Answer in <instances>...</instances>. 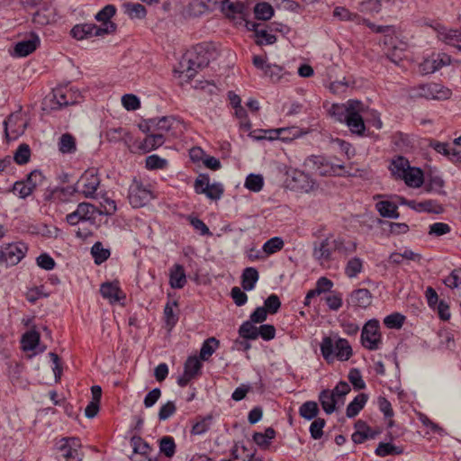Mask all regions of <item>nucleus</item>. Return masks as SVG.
I'll list each match as a JSON object with an SVG mask.
<instances>
[{
    "label": "nucleus",
    "instance_id": "28",
    "mask_svg": "<svg viewBox=\"0 0 461 461\" xmlns=\"http://www.w3.org/2000/svg\"><path fill=\"white\" fill-rule=\"evenodd\" d=\"M106 138L109 142L123 141L126 146H130L132 138L130 132L124 128H112L106 131Z\"/></svg>",
    "mask_w": 461,
    "mask_h": 461
},
{
    "label": "nucleus",
    "instance_id": "25",
    "mask_svg": "<svg viewBox=\"0 0 461 461\" xmlns=\"http://www.w3.org/2000/svg\"><path fill=\"white\" fill-rule=\"evenodd\" d=\"M169 284L174 289H181L186 284V276L183 266L176 264L169 274Z\"/></svg>",
    "mask_w": 461,
    "mask_h": 461
},
{
    "label": "nucleus",
    "instance_id": "53",
    "mask_svg": "<svg viewBox=\"0 0 461 461\" xmlns=\"http://www.w3.org/2000/svg\"><path fill=\"white\" fill-rule=\"evenodd\" d=\"M159 449L160 452L163 453L167 457H172L176 452V444L174 438L170 436L163 437L159 442Z\"/></svg>",
    "mask_w": 461,
    "mask_h": 461
},
{
    "label": "nucleus",
    "instance_id": "51",
    "mask_svg": "<svg viewBox=\"0 0 461 461\" xmlns=\"http://www.w3.org/2000/svg\"><path fill=\"white\" fill-rule=\"evenodd\" d=\"M411 207L418 212H426L429 213L439 214L444 212V208L441 203H407Z\"/></svg>",
    "mask_w": 461,
    "mask_h": 461
},
{
    "label": "nucleus",
    "instance_id": "57",
    "mask_svg": "<svg viewBox=\"0 0 461 461\" xmlns=\"http://www.w3.org/2000/svg\"><path fill=\"white\" fill-rule=\"evenodd\" d=\"M212 416L208 415L196 421L191 429L193 435H202L209 430L212 424Z\"/></svg>",
    "mask_w": 461,
    "mask_h": 461
},
{
    "label": "nucleus",
    "instance_id": "47",
    "mask_svg": "<svg viewBox=\"0 0 461 461\" xmlns=\"http://www.w3.org/2000/svg\"><path fill=\"white\" fill-rule=\"evenodd\" d=\"M177 306V303L176 301L167 302L164 308V318L167 326L171 330L177 322L178 317L174 312V307Z\"/></svg>",
    "mask_w": 461,
    "mask_h": 461
},
{
    "label": "nucleus",
    "instance_id": "43",
    "mask_svg": "<svg viewBox=\"0 0 461 461\" xmlns=\"http://www.w3.org/2000/svg\"><path fill=\"white\" fill-rule=\"evenodd\" d=\"M444 185V181L438 176L429 175L423 183V188L428 193H440Z\"/></svg>",
    "mask_w": 461,
    "mask_h": 461
},
{
    "label": "nucleus",
    "instance_id": "61",
    "mask_svg": "<svg viewBox=\"0 0 461 461\" xmlns=\"http://www.w3.org/2000/svg\"><path fill=\"white\" fill-rule=\"evenodd\" d=\"M122 104L127 111H135L140 107V101L133 94H125L122 97Z\"/></svg>",
    "mask_w": 461,
    "mask_h": 461
},
{
    "label": "nucleus",
    "instance_id": "64",
    "mask_svg": "<svg viewBox=\"0 0 461 461\" xmlns=\"http://www.w3.org/2000/svg\"><path fill=\"white\" fill-rule=\"evenodd\" d=\"M444 284L451 288H461V268L454 269L450 275L445 278Z\"/></svg>",
    "mask_w": 461,
    "mask_h": 461
},
{
    "label": "nucleus",
    "instance_id": "13",
    "mask_svg": "<svg viewBox=\"0 0 461 461\" xmlns=\"http://www.w3.org/2000/svg\"><path fill=\"white\" fill-rule=\"evenodd\" d=\"M451 62V58L449 55L446 53H438L437 56H432L430 58L425 59L419 65V71L422 75L432 74L441 68L449 65Z\"/></svg>",
    "mask_w": 461,
    "mask_h": 461
},
{
    "label": "nucleus",
    "instance_id": "34",
    "mask_svg": "<svg viewBox=\"0 0 461 461\" xmlns=\"http://www.w3.org/2000/svg\"><path fill=\"white\" fill-rule=\"evenodd\" d=\"M122 8L131 19H143L147 14L145 6L139 3H124Z\"/></svg>",
    "mask_w": 461,
    "mask_h": 461
},
{
    "label": "nucleus",
    "instance_id": "14",
    "mask_svg": "<svg viewBox=\"0 0 461 461\" xmlns=\"http://www.w3.org/2000/svg\"><path fill=\"white\" fill-rule=\"evenodd\" d=\"M333 245L330 238H326L320 242H315L312 249L313 258L324 266L332 260Z\"/></svg>",
    "mask_w": 461,
    "mask_h": 461
},
{
    "label": "nucleus",
    "instance_id": "21",
    "mask_svg": "<svg viewBox=\"0 0 461 461\" xmlns=\"http://www.w3.org/2000/svg\"><path fill=\"white\" fill-rule=\"evenodd\" d=\"M319 401L327 414H331L335 411L337 405L344 404V401L339 402L330 390H322L320 393Z\"/></svg>",
    "mask_w": 461,
    "mask_h": 461
},
{
    "label": "nucleus",
    "instance_id": "8",
    "mask_svg": "<svg viewBox=\"0 0 461 461\" xmlns=\"http://www.w3.org/2000/svg\"><path fill=\"white\" fill-rule=\"evenodd\" d=\"M451 95V91L438 83L420 85L412 90L411 96L414 98H425L428 100H446Z\"/></svg>",
    "mask_w": 461,
    "mask_h": 461
},
{
    "label": "nucleus",
    "instance_id": "37",
    "mask_svg": "<svg viewBox=\"0 0 461 461\" xmlns=\"http://www.w3.org/2000/svg\"><path fill=\"white\" fill-rule=\"evenodd\" d=\"M220 341L214 337H211L204 340L200 349V358L203 361L208 360L209 357L219 348Z\"/></svg>",
    "mask_w": 461,
    "mask_h": 461
},
{
    "label": "nucleus",
    "instance_id": "20",
    "mask_svg": "<svg viewBox=\"0 0 461 461\" xmlns=\"http://www.w3.org/2000/svg\"><path fill=\"white\" fill-rule=\"evenodd\" d=\"M40 44V39L32 33L29 40L19 41L14 46V56L23 58L32 53Z\"/></svg>",
    "mask_w": 461,
    "mask_h": 461
},
{
    "label": "nucleus",
    "instance_id": "46",
    "mask_svg": "<svg viewBox=\"0 0 461 461\" xmlns=\"http://www.w3.org/2000/svg\"><path fill=\"white\" fill-rule=\"evenodd\" d=\"M375 452L379 456H386L389 455H401L403 453V448L391 443L382 442L378 445Z\"/></svg>",
    "mask_w": 461,
    "mask_h": 461
},
{
    "label": "nucleus",
    "instance_id": "41",
    "mask_svg": "<svg viewBox=\"0 0 461 461\" xmlns=\"http://www.w3.org/2000/svg\"><path fill=\"white\" fill-rule=\"evenodd\" d=\"M363 270V260L355 257L350 258L345 267V275L349 278L356 277Z\"/></svg>",
    "mask_w": 461,
    "mask_h": 461
},
{
    "label": "nucleus",
    "instance_id": "55",
    "mask_svg": "<svg viewBox=\"0 0 461 461\" xmlns=\"http://www.w3.org/2000/svg\"><path fill=\"white\" fill-rule=\"evenodd\" d=\"M264 179L261 175L249 174L246 177L245 187L253 192H258L262 189Z\"/></svg>",
    "mask_w": 461,
    "mask_h": 461
},
{
    "label": "nucleus",
    "instance_id": "59",
    "mask_svg": "<svg viewBox=\"0 0 461 461\" xmlns=\"http://www.w3.org/2000/svg\"><path fill=\"white\" fill-rule=\"evenodd\" d=\"M131 444L132 446L133 452L136 454L146 456L150 450L149 445L140 437H132L131 439Z\"/></svg>",
    "mask_w": 461,
    "mask_h": 461
},
{
    "label": "nucleus",
    "instance_id": "32",
    "mask_svg": "<svg viewBox=\"0 0 461 461\" xmlns=\"http://www.w3.org/2000/svg\"><path fill=\"white\" fill-rule=\"evenodd\" d=\"M390 4V0H362L358 9L362 13L377 14L384 6Z\"/></svg>",
    "mask_w": 461,
    "mask_h": 461
},
{
    "label": "nucleus",
    "instance_id": "45",
    "mask_svg": "<svg viewBox=\"0 0 461 461\" xmlns=\"http://www.w3.org/2000/svg\"><path fill=\"white\" fill-rule=\"evenodd\" d=\"M258 328L254 325V322L250 321H244L240 329L239 334L245 339H256L258 338Z\"/></svg>",
    "mask_w": 461,
    "mask_h": 461
},
{
    "label": "nucleus",
    "instance_id": "44",
    "mask_svg": "<svg viewBox=\"0 0 461 461\" xmlns=\"http://www.w3.org/2000/svg\"><path fill=\"white\" fill-rule=\"evenodd\" d=\"M306 131L296 126L279 128V140L282 141H291L296 138L304 135Z\"/></svg>",
    "mask_w": 461,
    "mask_h": 461
},
{
    "label": "nucleus",
    "instance_id": "4",
    "mask_svg": "<svg viewBox=\"0 0 461 461\" xmlns=\"http://www.w3.org/2000/svg\"><path fill=\"white\" fill-rule=\"evenodd\" d=\"M320 349L322 357L329 364L333 363L335 359L347 361L353 355L349 342L342 338L334 340L330 337H324L321 342Z\"/></svg>",
    "mask_w": 461,
    "mask_h": 461
},
{
    "label": "nucleus",
    "instance_id": "27",
    "mask_svg": "<svg viewBox=\"0 0 461 461\" xmlns=\"http://www.w3.org/2000/svg\"><path fill=\"white\" fill-rule=\"evenodd\" d=\"M116 14V7L113 5H107L103 9H101L96 14L95 19L98 22L102 23L101 26L98 28H108L109 24L113 25V33L116 31L117 25L113 22L111 21V18Z\"/></svg>",
    "mask_w": 461,
    "mask_h": 461
},
{
    "label": "nucleus",
    "instance_id": "52",
    "mask_svg": "<svg viewBox=\"0 0 461 461\" xmlns=\"http://www.w3.org/2000/svg\"><path fill=\"white\" fill-rule=\"evenodd\" d=\"M283 247L284 240L279 237H274L264 243L262 249L268 256L281 250Z\"/></svg>",
    "mask_w": 461,
    "mask_h": 461
},
{
    "label": "nucleus",
    "instance_id": "9",
    "mask_svg": "<svg viewBox=\"0 0 461 461\" xmlns=\"http://www.w3.org/2000/svg\"><path fill=\"white\" fill-rule=\"evenodd\" d=\"M27 246L23 242L10 243L1 247L0 263L6 267L18 264L27 252Z\"/></svg>",
    "mask_w": 461,
    "mask_h": 461
},
{
    "label": "nucleus",
    "instance_id": "58",
    "mask_svg": "<svg viewBox=\"0 0 461 461\" xmlns=\"http://www.w3.org/2000/svg\"><path fill=\"white\" fill-rule=\"evenodd\" d=\"M405 321V317L399 313L394 312L384 319V324L389 329H400Z\"/></svg>",
    "mask_w": 461,
    "mask_h": 461
},
{
    "label": "nucleus",
    "instance_id": "63",
    "mask_svg": "<svg viewBox=\"0 0 461 461\" xmlns=\"http://www.w3.org/2000/svg\"><path fill=\"white\" fill-rule=\"evenodd\" d=\"M267 313L275 314L281 307V301L276 294H270L264 303L263 306Z\"/></svg>",
    "mask_w": 461,
    "mask_h": 461
},
{
    "label": "nucleus",
    "instance_id": "5",
    "mask_svg": "<svg viewBox=\"0 0 461 461\" xmlns=\"http://www.w3.org/2000/svg\"><path fill=\"white\" fill-rule=\"evenodd\" d=\"M117 210L116 203H100L97 207L95 203H78L77 209L67 215L68 224L75 226L80 221L95 218L98 215H112Z\"/></svg>",
    "mask_w": 461,
    "mask_h": 461
},
{
    "label": "nucleus",
    "instance_id": "33",
    "mask_svg": "<svg viewBox=\"0 0 461 461\" xmlns=\"http://www.w3.org/2000/svg\"><path fill=\"white\" fill-rule=\"evenodd\" d=\"M367 395L366 393L357 394L354 400L349 402L346 410V415L348 418H354L360 411L364 408L367 402Z\"/></svg>",
    "mask_w": 461,
    "mask_h": 461
},
{
    "label": "nucleus",
    "instance_id": "19",
    "mask_svg": "<svg viewBox=\"0 0 461 461\" xmlns=\"http://www.w3.org/2000/svg\"><path fill=\"white\" fill-rule=\"evenodd\" d=\"M355 432L352 434V440L356 444H362L367 439H373L378 434L374 431L365 421L359 420L355 423Z\"/></svg>",
    "mask_w": 461,
    "mask_h": 461
},
{
    "label": "nucleus",
    "instance_id": "39",
    "mask_svg": "<svg viewBox=\"0 0 461 461\" xmlns=\"http://www.w3.org/2000/svg\"><path fill=\"white\" fill-rule=\"evenodd\" d=\"M319 413L318 404L313 401H308L303 403L299 408V414L307 420H312Z\"/></svg>",
    "mask_w": 461,
    "mask_h": 461
},
{
    "label": "nucleus",
    "instance_id": "7",
    "mask_svg": "<svg viewBox=\"0 0 461 461\" xmlns=\"http://www.w3.org/2000/svg\"><path fill=\"white\" fill-rule=\"evenodd\" d=\"M379 330V321L375 319L369 320L364 325L361 331V344L365 348L374 351L381 348L382 335Z\"/></svg>",
    "mask_w": 461,
    "mask_h": 461
},
{
    "label": "nucleus",
    "instance_id": "11",
    "mask_svg": "<svg viewBox=\"0 0 461 461\" xmlns=\"http://www.w3.org/2000/svg\"><path fill=\"white\" fill-rule=\"evenodd\" d=\"M108 28H98L94 23L77 24L71 29V36L78 41L87 39L93 36H103L113 33V25L109 24Z\"/></svg>",
    "mask_w": 461,
    "mask_h": 461
},
{
    "label": "nucleus",
    "instance_id": "56",
    "mask_svg": "<svg viewBox=\"0 0 461 461\" xmlns=\"http://www.w3.org/2000/svg\"><path fill=\"white\" fill-rule=\"evenodd\" d=\"M145 163V167L149 170L164 169L167 166V160L158 155L148 156Z\"/></svg>",
    "mask_w": 461,
    "mask_h": 461
},
{
    "label": "nucleus",
    "instance_id": "38",
    "mask_svg": "<svg viewBox=\"0 0 461 461\" xmlns=\"http://www.w3.org/2000/svg\"><path fill=\"white\" fill-rule=\"evenodd\" d=\"M274 8L267 2H261L255 5L254 14L258 20L267 21L274 15Z\"/></svg>",
    "mask_w": 461,
    "mask_h": 461
},
{
    "label": "nucleus",
    "instance_id": "31",
    "mask_svg": "<svg viewBox=\"0 0 461 461\" xmlns=\"http://www.w3.org/2000/svg\"><path fill=\"white\" fill-rule=\"evenodd\" d=\"M259 278L258 272L254 267H247L243 270L241 276V285L245 291H251L254 289Z\"/></svg>",
    "mask_w": 461,
    "mask_h": 461
},
{
    "label": "nucleus",
    "instance_id": "40",
    "mask_svg": "<svg viewBox=\"0 0 461 461\" xmlns=\"http://www.w3.org/2000/svg\"><path fill=\"white\" fill-rule=\"evenodd\" d=\"M249 137L257 140H279V128L270 130H255L249 132Z\"/></svg>",
    "mask_w": 461,
    "mask_h": 461
},
{
    "label": "nucleus",
    "instance_id": "18",
    "mask_svg": "<svg viewBox=\"0 0 461 461\" xmlns=\"http://www.w3.org/2000/svg\"><path fill=\"white\" fill-rule=\"evenodd\" d=\"M129 198L131 202H149L155 199V196L149 187L135 182L130 186Z\"/></svg>",
    "mask_w": 461,
    "mask_h": 461
},
{
    "label": "nucleus",
    "instance_id": "42",
    "mask_svg": "<svg viewBox=\"0 0 461 461\" xmlns=\"http://www.w3.org/2000/svg\"><path fill=\"white\" fill-rule=\"evenodd\" d=\"M59 149L64 154L74 153L77 149L75 138L69 133L62 134L59 142Z\"/></svg>",
    "mask_w": 461,
    "mask_h": 461
},
{
    "label": "nucleus",
    "instance_id": "10",
    "mask_svg": "<svg viewBox=\"0 0 461 461\" xmlns=\"http://www.w3.org/2000/svg\"><path fill=\"white\" fill-rule=\"evenodd\" d=\"M76 104L71 89L57 87L52 90L51 95L45 99L44 104L50 110H59L68 105Z\"/></svg>",
    "mask_w": 461,
    "mask_h": 461
},
{
    "label": "nucleus",
    "instance_id": "24",
    "mask_svg": "<svg viewBox=\"0 0 461 461\" xmlns=\"http://www.w3.org/2000/svg\"><path fill=\"white\" fill-rule=\"evenodd\" d=\"M333 249L343 257H348L357 249V243L354 240H346L342 237L332 240Z\"/></svg>",
    "mask_w": 461,
    "mask_h": 461
},
{
    "label": "nucleus",
    "instance_id": "3",
    "mask_svg": "<svg viewBox=\"0 0 461 461\" xmlns=\"http://www.w3.org/2000/svg\"><path fill=\"white\" fill-rule=\"evenodd\" d=\"M218 56L219 52L212 42L197 44L190 53L188 67L185 70V77L188 79L194 78L198 69L207 67L211 60L216 59Z\"/></svg>",
    "mask_w": 461,
    "mask_h": 461
},
{
    "label": "nucleus",
    "instance_id": "2",
    "mask_svg": "<svg viewBox=\"0 0 461 461\" xmlns=\"http://www.w3.org/2000/svg\"><path fill=\"white\" fill-rule=\"evenodd\" d=\"M389 170L394 178L403 180L409 187H421L425 181L423 171L420 167H411L410 161L403 156L393 158Z\"/></svg>",
    "mask_w": 461,
    "mask_h": 461
},
{
    "label": "nucleus",
    "instance_id": "23",
    "mask_svg": "<svg viewBox=\"0 0 461 461\" xmlns=\"http://www.w3.org/2000/svg\"><path fill=\"white\" fill-rule=\"evenodd\" d=\"M293 181L294 182V187L305 193L313 191L317 187L315 181L310 176V175L303 171L295 172Z\"/></svg>",
    "mask_w": 461,
    "mask_h": 461
},
{
    "label": "nucleus",
    "instance_id": "26",
    "mask_svg": "<svg viewBox=\"0 0 461 461\" xmlns=\"http://www.w3.org/2000/svg\"><path fill=\"white\" fill-rule=\"evenodd\" d=\"M165 142V137L161 133L149 134L147 135L143 141L140 144L139 149L143 153L150 152L160 146H162Z\"/></svg>",
    "mask_w": 461,
    "mask_h": 461
},
{
    "label": "nucleus",
    "instance_id": "1",
    "mask_svg": "<svg viewBox=\"0 0 461 461\" xmlns=\"http://www.w3.org/2000/svg\"><path fill=\"white\" fill-rule=\"evenodd\" d=\"M100 177L97 174L96 168H89L85 171L80 180L77 182V186L68 185L65 187H53L46 186L43 194L45 201L59 200V202H67L68 197L75 193H82L86 198L97 199V191L100 187Z\"/></svg>",
    "mask_w": 461,
    "mask_h": 461
},
{
    "label": "nucleus",
    "instance_id": "16",
    "mask_svg": "<svg viewBox=\"0 0 461 461\" xmlns=\"http://www.w3.org/2000/svg\"><path fill=\"white\" fill-rule=\"evenodd\" d=\"M371 293L366 288L354 290L347 300L348 304L354 308H366L371 304Z\"/></svg>",
    "mask_w": 461,
    "mask_h": 461
},
{
    "label": "nucleus",
    "instance_id": "54",
    "mask_svg": "<svg viewBox=\"0 0 461 461\" xmlns=\"http://www.w3.org/2000/svg\"><path fill=\"white\" fill-rule=\"evenodd\" d=\"M375 206L382 217L391 219L399 217L396 203H375Z\"/></svg>",
    "mask_w": 461,
    "mask_h": 461
},
{
    "label": "nucleus",
    "instance_id": "48",
    "mask_svg": "<svg viewBox=\"0 0 461 461\" xmlns=\"http://www.w3.org/2000/svg\"><path fill=\"white\" fill-rule=\"evenodd\" d=\"M91 254L95 259V263L97 265L102 264L110 257V251L104 249L102 243L99 241L93 245Z\"/></svg>",
    "mask_w": 461,
    "mask_h": 461
},
{
    "label": "nucleus",
    "instance_id": "12",
    "mask_svg": "<svg viewBox=\"0 0 461 461\" xmlns=\"http://www.w3.org/2000/svg\"><path fill=\"white\" fill-rule=\"evenodd\" d=\"M80 443L76 438H63L58 443V448L61 452L59 461H81L79 451Z\"/></svg>",
    "mask_w": 461,
    "mask_h": 461
},
{
    "label": "nucleus",
    "instance_id": "49",
    "mask_svg": "<svg viewBox=\"0 0 461 461\" xmlns=\"http://www.w3.org/2000/svg\"><path fill=\"white\" fill-rule=\"evenodd\" d=\"M31 158V149L28 144L23 143L18 146L14 152V158L18 165H24L29 162Z\"/></svg>",
    "mask_w": 461,
    "mask_h": 461
},
{
    "label": "nucleus",
    "instance_id": "15",
    "mask_svg": "<svg viewBox=\"0 0 461 461\" xmlns=\"http://www.w3.org/2000/svg\"><path fill=\"white\" fill-rule=\"evenodd\" d=\"M359 105L360 104H355L351 108L345 123L353 134L363 136L366 131V125L363 117L358 111Z\"/></svg>",
    "mask_w": 461,
    "mask_h": 461
},
{
    "label": "nucleus",
    "instance_id": "36",
    "mask_svg": "<svg viewBox=\"0 0 461 461\" xmlns=\"http://www.w3.org/2000/svg\"><path fill=\"white\" fill-rule=\"evenodd\" d=\"M276 437V431L273 428H267L265 431L262 432H255L253 434L254 442L259 446L260 447L266 448L270 445L271 439Z\"/></svg>",
    "mask_w": 461,
    "mask_h": 461
},
{
    "label": "nucleus",
    "instance_id": "29",
    "mask_svg": "<svg viewBox=\"0 0 461 461\" xmlns=\"http://www.w3.org/2000/svg\"><path fill=\"white\" fill-rule=\"evenodd\" d=\"M221 10L228 17L235 18L237 15L243 16L246 12V5L242 2H220Z\"/></svg>",
    "mask_w": 461,
    "mask_h": 461
},
{
    "label": "nucleus",
    "instance_id": "17",
    "mask_svg": "<svg viewBox=\"0 0 461 461\" xmlns=\"http://www.w3.org/2000/svg\"><path fill=\"white\" fill-rule=\"evenodd\" d=\"M355 104H362L358 100L350 99L347 104H333L329 110V113L338 122H344Z\"/></svg>",
    "mask_w": 461,
    "mask_h": 461
},
{
    "label": "nucleus",
    "instance_id": "22",
    "mask_svg": "<svg viewBox=\"0 0 461 461\" xmlns=\"http://www.w3.org/2000/svg\"><path fill=\"white\" fill-rule=\"evenodd\" d=\"M438 32L439 40L461 50V32L457 30H447L443 26H439Z\"/></svg>",
    "mask_w": 461,
    "mask_h": 461
},
{
    "label": "nucleus",
    "instance_id": "62",
    "mask_svg": "<svg viewBox=\"0 0 461 461\" xmlns=\"http://www.w3.org/2000/svg\"><path fill=\"white\" fill-rule=\"evenodd\" d=\"M326 422L324 419L316 418L310 425V434L313 439H320L323 435V428Z\"/></svg>",
    "mask_w": 461,
    "mask_h": 461
},
{
    "label": "nucleus",
    "instance_id": "35",
    "mask_svg": "<svg viewBox=\"0 0 461 461\" xmlns=\"http://www.w3.org/2000/svg\"><path fill=\"white\" fill-rule=\"evenodd\" d=\"M40 341V334L38 331L32 330L24 333L22 337V347L25 351L33 350L36 348Z\"/></svg>",
    "mask_w": 461,
    "mask_h": 461
},
{
    "label": "nucleus",
    "instance_id": "60",
    "mask_svg": "<svg viewBox=\"0 0 461 461\" xmlns=\"http://www.w3.org/2000/svg\"><path fill=\"white\" fill-rule=\"evenodd\" d=\"M187 220H188L189 223L192 225V227L197 232H199L200 235H203V236H206V235L210 236V235H212V232L210 231V230L206 226V224L202 220L197 218L196 216L188 215L187 216Z\"/></svg>",
    "mask_w": 461,
    "mask_h": 461
},
{
    "label": "nucleus",
    "instance_id": "30",
    "mask_svg": "<svg viewBox=\"0 0 461 461\" xmlns=\"http://www.w3.org/2000/svg\"><path fill=\"white\" fill-rule=\"evenodd\" d=\"M102 296L113 303L119 302L122 291L117 283H104L100 287Z\"/></svg>",
    "mask_w": 461,
    "mask_h": 461
},
{
    "label": "nucleus",
    "instance_id": "6",
    "mask_svg": "<svg viewBox=\"0 0 461 461\" xmlns=\"http://www.w3.org/2000/svg\"><path fill=\"white\" fill-rule=\"evenodd\" d=\"M47 182L42 172L34 169L27 175L25 180L16 181L14 184L13 192L24 199L34 192H38L39 190L42 191V188L47 185Z\"/></svg>",
    "mask_w": 461,
    "mask_h": 461
},
{
    "label": "nucleus",
    "instance_id": "50",
    "mask_svg": "<svg viewBox=\"0 0 461 461\" xmlns=\"http://www.w3.org/2000/svg\"><path fill=\"white\" fill-rule=\"evenodd\" d=\"M333 16L338 17L341 21H352L357 23L361 21V17L357 14L351 13L348 9L342 6H337L334 9Z\"/></svg>",
    "mask_w": 461,
    "mask_h": 461
}]
</instances>
